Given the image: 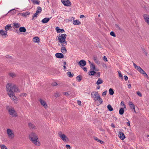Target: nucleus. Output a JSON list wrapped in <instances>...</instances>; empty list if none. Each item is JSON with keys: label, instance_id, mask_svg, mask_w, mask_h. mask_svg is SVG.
Here are the masks:
<instances>
[{"label": "nucleus", "instance_id": "f257e3e1", "mask_svg": "<svg viewBox=\"0 0 149 149\" xmlns=\"http://www.w3.org/2000/svg\"><path fill=\"white\" fill-rule=\"evenodd\" d=\"M6 88L7 94L13 100H16L17 98L14 93L20 92L17 86L14 84L9 83L6 84Z\"/></svg>", "mask_w": 149, "mask_h": 149}, {"label": "nucleus", "instance_id": "f03ea898", "mask_svg": "<svg viewBox=\"0 0 149 149\" xmlns=\"http://www.w3.org/2000/svg\"><path fill=\"white\" fill-rule=\"evenodd\" d=\"M67 35L66 34H63L59 36L58 37V44L61 46V52L63 54H65L67 52V50L66 46L67 45V42L65 40Z\"/></svg>", "mask_w": 149, "mask_h": 149}, {"label": "nucleus", "instance_id": "7ed1b4c3", "mask_svg": "<svg viewBox=\"0 0 149 149\" xmlns=\"http://www.w3.org/2000/svg\"><path fill=\"white\" fill-rule=\"evenodd\" d=\"M29 139L35 145L40 146V142L38 140V137L35 133H31L29 135Z\"/></svg>", "mask_w": 149, "mask_h": 149}, {"label": "nucleus", "instance_id": "20e7f679", "mask_svg": "<svg viewBox=\"0 0 149 149\" xmlns=\"http://www.w3.org/2000/svg\"><path fill=\"white\" fill-rule=\"evenodd\" d=\"M91 97L93 100L96 101L99 100L100 104H102L103 102L101 98L100 95L98 92L93 91L91 93Z\"/></svg>", "mask_w": 149, "mask_h": 149}, {"label": "nucleus", "instance_id": "39448f33", "mask_svg": "<svg viewBox=\"0 0 149 149\" xmlns=\"http://www.w3.org/2000/svg\"><path fill=\"white\" fill-rule=\"evenodd\" d=\"M7 109L10 115L13 117H16L17 116V114L16 111L15 110L14 108L12 107L8 106Z\"/></svg>", "mask_w": 149, "mask_h": 149}, {"label": "nucleus", "instance_id": "423d86ee", "mask_svg": "<svg viewBox=\"0 0 149 149\" xmlns=\"http://www.w3.org/2000/svg\"><path fill=\"white\" fill-rule=\"evenodd\" d=\"M58 134L60 138L64 142L68 141H69L68 138L64 134H63L61 132H59Z\"/></svg>", "mask_w": 149, "mask_h": 149}, {"label": "nucleus", "instance_id": "0eeeda50", "mask_svg": "<svg viewBox=\"0 0 149 149\" xmlns=\"http://www.w3.org/2000/svg\"><path fill=\"white\" fill-rule=\"evenodd\" d=\"M7 132L9 138L12 139L14 138L15 135L13 131L11 130L8 129Z\"/></svg>", "mask_w": 149, "mask_h": 149}, {"label": "nucleus", "instance_id": "6e6552de", "mask_svg": "<svg viewBox=\"0 0 149 149\" xmlns=\"http://www.w3.org/2000/svg\"><path fill=\"white\" fill-rule=\"evenodd\" d=\"M39 101L41 104L45 109H47V108L48 106L45 101L41 98L40 99Z\"/></svg>", "mask_w": 149, "mask_h": 149}, {"label": "nucleus", "instance_id": "1a4fd4ad", "mask_svg": "<svg viewBox=\"0 0 149 149\" xmlns=\"http://www.w3.org/2000/svg\"><path fill=\"white\" fill-rule=\"evenodd\" d=\"M62 3L65 6H68L71 4V2L69 0H61Z\"/></svg>", "mask_w": 149, "mask_h": 149}, {"label": "nucleus", "instance_id": "9d476101", "mask_svg": "<svg viewBox=\"0 0 149 149\" xmlns=\"http://www.w3.org/2000/svg\"><path fill=\"white\" fill-rule=\"evenodd\" d=\"M7 31L3 30H0V35L2 37L6 38L8 36Z\"/></svg>", "mask_w": 149, "mask_h": 149}, {"label": "nucleus", "instance_id": "9b49d317", "mask_svg": "<svg viewBox=\"0 0 149 149\" xmlns=\"http://www.w3.org/2000/svg\"><path fill=\"white\" fill-rule=\"evenodd\" d=\"M143 17L145 22L149 25V15L147 14H144Z\"/></svg>", "mask_w": 149, "mask_h": 149}, {"label": "nucleus", "instance_id": "f8f14e48", "mask_svg": "<svg viewBox=\"0 0 149 149\" xmlns=\"http://www.w3.org/2000/svg\"><path fill=\"white\" fill-rule=\"evenodd\" d=\"M78 64L80 66L83 67L86 65V62L85 60H82L79 62Z\"/></svg>", "mask_w": 149, "mask_h": 149}, {"label": "nucleus", "instance_id": "ddd939ff", "mask_svg": "<svg viewBox=\"0 0 149 149\" xmlns=\"http://www.w3.org/2000/svg\"><path fill=\"white\" fill-rule=\"evenodd\" d=\"M129 104L130 106V107L131 109H132V111H134L135 112H136L134 105L133 104L132 102H130L129 103Z\"/></svg>", "mask_w": 149, "mask_h": 149}, {"label": "nucleus", "instance_id": "4468645a", "mask_svg": "<svg viewBox=\"0 0 149 149\" xmlns=\"http://www.w3.org/2000/svg\"><path fill=\"white\" fill-rule=\"evenodd\" d=\"M118 136L122 140H123L125 138V135L124 133L121 132H120L118 134Z\"/></svg>", "mask_w": 149, "mask_h": 149}, {"label": "nucleus", "instance_id": "2eb2a0df", "mask_svg": "<svg viewBox=\"0 0 149 149\" xmlns=\"http://www.w3.org/2000/svg\"><path fill=\"white\" fill-rule=\"evenodd\" d=\"M52 17L50 18L45 17L42 19L41 22L43 24L46 23L49 21Z\"/></svg>", "mask_w": 149, "mask_h": 149}, {"label": "nucleus", "instance_id": "dca6fc26", "mask_svg": "<svg viewBox=\"0 0 149 149\" xmlns=\"http://www.w3.org/2000/svg\"><path fill=\"white\" fill-rule=\"evenodd\" d=\"M56 56L58 58H63L64 57L63 55L61 53H57L55 54Z\"/></svg>", "mask_w": 149, "mask_h": 149}, {"label": "nucleus", "instance_id": "f3484780", "mask_svg": "<svg viewBox=\"0 0 149 149\" xmlns=\"http://www.w3.org/2000/svg\"><path fill=\"white\" fill-rule=\"evenodd\" d=\"M139 72L141 73V74H143V76L147 78H148V75L146 73V72L142 69Z\"/></svg>", "mask_w": 149, "mask_h": 149}, {"label": "nucleus", "instance_id": "a211bd4d", "mask_svg": "<svg viewBox=\"0 0 149 149\" xmlns=\"http://www.w3.org/2000/svg\"><path fill=\"white\" fill-rule=\"evenodd\" d=\"M133 64L135 68L138 71H140L142 69L140 66L136 65L134 63H133Z\"/></svg>", "mask_w": 149, "mask_h": 149}, {"label": "nucleus", "instance_id": "6ab92c4d", "mask_svg": "<svg viewBox=\"0 0 149 149\" xmlns=\"http://www.w3.org/2000/svg\"><path fill=\"white\" fill-rule=\"evenodd\" d=\"M57 33H63L65 32L64 30L63 29H60L58 27H56V28Z\"/></svg>", "mask_w": 149, "mask_h": 149}, {"label": "nucleus", "instance_id": "aec40b11", "mask_svg": "<svg viewBox=\"0 0 149 149\" xmlns=\"http://www.w3.org/2000/svg\"><path fill=\"white\" fill-rule=\"evenodd\" d=\"M30 13L29 12H23L21 13L20 14L21 16L26 17L27 15H29Z\"/></svg>", "mask_w": 149, "mask_h": 149}, {"label": "nucleus", "instance_id": "412c9836", "mask_svg": "<svg viewBox=\"0 0 149 149\" xmlns=\"http://www.w3.org/2000/svg\"><path fill=\"white\" fill-rule=\"evenodd\" d=\"M13 26L14 28H18L20 26V24L19 23H13Z\"/></svg>", "mask_w": 149, "mask_h": 149}, {"label": "nucleus", "instance_id": "4be33fe9", "mask_svg": "<svg viewBox=\"0 0 149 149\" xmlns=\"http://www.w3.org/2000/svg\"><path fill=\"white\" fill-rule=\"evenodd\" d=\"M103 82V80L100 78H98L96 84L97 85H98L99 84H102Z\"/></svg>", "mask_w": 149, "mask_h": 149}, {"label": "nucleus", "instance_id": "5701e85b", "mask_svg": "<svg viewBox=\"0 0 149 149\" xmlns=\"http://www.w3.org/2000/svg\"><path fill=\"white\" fill-rule=\"evenodd\" d=\"M28 125L30 129H35L36 128V126L34 125L31 123H29Z\"/></svg>", "mask_w": 149, "mask_h": 149}, {"label": "nucleus", "instance_id": "b1692460", "mask_svg": "<svg viewBox=\"0 0 149 149\" xmlns=\"http://www.w3.org/2000/svg\"><path fill=\"white\" fill-rule=\"evenodd\" d=\"M19 31L20 32H25L26 30L24 27H21L19 28Z\"/></svg>", "mask_w": 149, "mask_h": 149}, {"label": "nucleus", "instance_id": "393cba45", "mask_svg": "<svg viewBox=\"0 0 149 149\" xmlns=\"http://www.w3.org/2000/svg\"><path fill=\"white\" fill-rule=\"evenodd\" d=\"M33 42L36 43L38 42L40 40L38 37H36L33 38Z\"/></svg>", "mask_w": 149, "mask_h": 149}, {"label": "nucleus", "instance_id": "a878e982", "mask_svg": "<svg viewBox=\"0 0 149 149\" xmlns=\"http://www.w3.org/2000/svg\"><path fill=\"white\" fill-rule=\"evenodd\" d=\"M73 24L75 25H78L81 24V22L78 20H74Z\"/></svg>", "mask_w": 149, "mask_h": 149}, {"label": "nucleus", "instance_id": "bb28decb", "mask_svg": "<svg viewBox=\"0 0 149 149\" xmlns=\"http://www.w3.org/2000/svg\"><path fill=\"white\" fill-rule=\"evenodd\" d=\"M11 28V25L8 24L6 26H5L4 29L5 31H7L8 30H9Z\"/></svg>", "mask_w": 149, "mask_h": 149}, {"label": "nucleus", "instance_id": "cd10ccee", "mask_svg": "<svg viewBox=\"0 0 149 149\" xmlns=\"http://www.w3.org/2000/svg\"><path fill=\"white\" fill-rule=\"evenodd\" d=\"M42 10L41 8L40 7L38 6L37 8V10L36 12L39 14L41 13Z\"/></svg>", "mask_w": 149, "mask_h": 149}, {"label": "nucleus", "instance_id": "c85d7f7f", "mask_svg": "<svg viewBox=\"0 0 149 149\" xmlns=\"http://www.w3.org/2000/svg\"><path fill=\"white\" fill-rule=\"evenodd\" d=\"M93 59L95 62L97 64H100V62L97 59V58L96 56H94L93 57Z\"/></svg>", "mask_w": 149, "mask_h": 149}, {"label": "nucleus", "instance_id": "c756f323", "mask_svg": "<svg viewBox=\"0 0 149 149\" xmlns=\"http://www.w3.org/2000/svg\"><path fill=\"white\" fill-rule=\"evenodd\" d=\"M94 139L96 141H97V142H100V143H101L102 144L104 143V142L103 141H102L101 140H100L99 139H98V138L97 137H96V136H94Z\"/></svg>", "mask_w": 149, "mask_h": 149}, {"label": "nucleus", "instance_id": "7c9ffc66", "mask_svg": "<svg viewBox=\"0 0 149 149\" xmlns=\"http://www.w3.org/2000/svg\"><path fill=\"white\" fill-rule=\"evenodd\" d=\"M9 75L10 77L12 78L15 77L16 76V74L13 72L9 73Z\"/></svg>", "mask_w": 149, "mask_h": 149}, {"label": "nucleus", "instance_id": "2f4dec72", "mask_svg": "<svg viewBox=\"0 0 149 149\" xmlns=\"http://www.w3.org/2000/svg\"><path fill=\"white\" fill-rule=\"evenodd\" d=\"M124 112V108H121L120 109L119 111V113L120 115H123Z\"/></svg>", "mask_w": 149, "mask_h": 149}, {"label": "nucleus", "instance_id": "473e14b6", "mask_svg": "<svg viewBox=\"0 0 149 149\" xmlns=\"http://www.w3.org/2000/svg\"><path fill=\"white\" fill-rule=\"evenodd\" d=\"M107 108L110 111H112L113 110V108L110 104H108L107 106Z\"/></svg>", "mask_w": 149, "mask_h": 149}, {"label": "nucleus", "instance_id": "72a5a7b5", "mask_svg": "<svg viewBox=\"0 0 149 149\" xmlns=\"http://www.w3.org/2000/svg\"><path fill=\"white\" fill-rule=\"evenodd\" d=\"M31 1L34 4H37L39 5L40 3V1L37 0H31Z\"/></svg>", "mask_w": 149, "mask_h": 149}, {"label": "nucleus", "instance_id": "f704fd0d", "mask_svg": "<svg viewBox=\"0 0 149 149\" xmlns=\"http://www.w3.org/2000/svg\"><path fill=\"white\" fill-rule=\"evenodd\" d=\"M67 74L68 76L70 77H72L74 76V74L71 73L70 72H68Z\"/></svg>", "mask_w": 149, "mask_h": 149}, {"label": "nucleus", "instance_id": "c9c22d12", "mask_svg": "<svg viewBox=\"0 0 149 149\" xmlns=\"http://www.w3.org/2000/svg\"><path fill=\"white\" fill-rule=\"evenodd\" d=\"M91 70H95V65H94V64H93L91 65H90Z\"/></svg>", "mask_w": 149, "mask_h": 149}, {"label": "nucleus", "instance_id": "e433bc0d", "mask_svg": "<svg viewBox=\"0 0 149 149\" xmlns=\"http://www.w3.org/2000/svg\"><path fill=\"white\" fill-rule=\"evenodd\" d=\"M89 75L91 76H93L96 73V72L93 70H92L89 72Z\"/></svg>", "mask_w": 149, "mask_h": 149}, {"label": "nucleus", "instance_id": "4c0bfd02", "mask_svg": "<svg viewBox=\"0 0 149 149\" xmlns=\"http://www.w3.org/2000/svg\"><path fill=\"white\" fill-rule=\"evenodd\" d=\"M114 91L113 89L111 88L109 89V93L110 95H112L114 94Z\"/></svg>", "mask_w": 149, "mask_h": 149}, {"label": "nucleus", "instance_id": "58836bf2", "mask_svg": "<svg viewBox=\"0 0 149 149\" xmlns=\"http://www.w3.org/2000/svg\"><path fill=\"white\" fill-rule=\"evenodd\" d=\"M60 94L58 92H56V93L54 94V96L56 97H59L60 95Z\"/></svg>", "mask_w": 149, "mask_h": 149}, {"label": "nucleus", "instance_id": "ea45409f", "mask_svg": "<svg viewBox=\"0 0 149 149\" xmlns=\"http://www.w3.org/2000/svg\"><path fill=\"white\" fill-rule=\"evenodd\" d=\"M38 14H39L38 13L36 12V13L33 15L32 17V19H34L35 17L36 18L38 17Z\"/></svg>", "mask_w": 149, "mask_h": 149}, {"label": "nucleus", "instance_id": "a19ab883", "mask_svg": "<svg viewBox=\"0 0 149 149\" xmlns=\"http://www.w3.org/2000/svg\"><path fill=\"white\" fill-rule=\"evenodd\" d=\"M76 79L78 82H80L81 80V78L80 76H78L76 77Z\"/></svg>", "mask_w": 149, "mask_h": 149}, {"label": "nucleus", "instance_id": "79ce46f5", "mask_svg": "<svg viewBox=\"0 0 149 149\" xmlns=\"http://www.w3.org/2000/svg\"><path fill=\"white\" fill-rule=\"evenodd\" d=\"M0 147L1 149H7L6 146L4 145L0 144Z\"/></svg>", "mask_w": 149, "mask_h": 149}, {"label": "nucleus", "instance_id": "37998d69", "mask_svg": "<svg viewBox=\"0 0 149 149\" xmlns=\"http://www.w3.org/2000/svg\"><path fill=\"white\" fill-rule=\"evenodd\" d=\"M118 75H119V77L121 78L122 79H123V76L122 75L121 72L120 71H118Z\"/></svg>", "mask_w": 149, "mask_h": 149}, {"label": "nucleus", "instance_id": "c03bdc74", "mask_svg": "<svg viewBox=\"0 0 149 149\" xmlns=\"http://www.w3.org/2000/svg\"><path fill=\"white\" fill-rule=\"evenodd\" d=\"M110 35L114 37H115L116 36L114 33L113 31H111L110 33Z\"/></svg>", "mask_w": 149, "mask_h": 149}, {"label": "nucleus", "instance_id": "a18cd8bd", "mask_svg": "<svg viewBox=\"0 0 149 149\" xmlns=\"http://www.w3.org/2000/svg\"><path fill=\"white\" fill-rule=\"evenodd\" d=\"M115 26L118 29L120 30H122V29L120 28V27L118 24H116L115 25Z\"/></svg>", "mask_w": 149, "mask_h": 149}, {"label": "nucleus", "instance_id": "49530a36", "mask_svg": "<svg viewBox=\"0 0 149 149\" xmlns=\"http://www.w3.org/2000/svg\"><path fill=\"white\" fill-rule=\"evenodd\" d=\"M136 94L140 97H141L142 96L141 93L139 91L137 92Z\"/></svg>", "mask_w": 149, "mask_h": 149}, {"label": "nucleus", "instance_id": "de8ad7c7", "mask_svg": "<svg viewBox=\"0 0 149 149\" xmlns=\"http://www.w3.org/2000/svg\"><path fill=\"white\" fill-rule=\"evenodd\" d=\"M103 60H104V61H108V60L107 59V57H106V56H104L103 57Z\"/></svg>", "mask_w": 149, "mask_h": 149}, {"label": "nucleus", "instance_id": "09e8293b", "mask_svg": "<svg viewBox=\"0 0 149 149\" xmlns=\"http://www.w3.org/2000/svg\"><path fill=\"white\" fill-rule=\"evenodd\" d=\"M65 147L67 149H70L71 148L70 146L69 145H66L65 146Z\"/></svg>", "mask_w": 149, "mask_h": 149}, {"label": "nucleus", "instance_id": "8fccbe9b", "mask_svg": "<svg viewBox=\"0 0 149 149\" xmlns=\"http://www.w3.org/2000/svg\"><path fill=\"white\" fill-rule=\"evenodd\" d=\"M63 94L66 96H68L69 95V94L67 92H64Z\"/></svg>", "mask_w": 149, "mask_h": 149}, {"label": "nucleus", "instance_id": "3c124183", "mask_svg": "<svg viewBox=\"0 0 149 149\" xmlns=\"http://www.w3.org/2000/svg\"><path fill=\"white\" fill-rule=\"evenodd\" d=\"M107 93V91H105L103 92L102 93V96H105L106 94Z\"/></svg>", "mask_w": 149, "mask_h": 149}, {"label": "nucleus", "instance_id": "603ef678", "mask_svg": "<svg viewBox=\"0 0 149 149\" xmlns=\"http://www.w3.org/2000/svg\"><path fill=\"white\" fill-rule=\"evenodd\" d=\"M121 105H123L124 107L125 108H126L125 106V104H124L123 102L122 101L121 102Z\"/></svg>", "mask_w": 149, "mask_h": 149}, {"label": "nucleus", "instance_id": "864d4df0", "mask_svg": "<svg viewBox=\"0 0 149 149\" xmlns=\"http://www.w3.org/2000/svg\"><path fill=\"white\" fill-rule=\"evenodd\" d=\"M127 120L128 121V122L126 124L128 126H129L130 125V121H129V120L128 119H127Z\"/></svg>", "mask_w": 149, "mask_h": 149}, {"label": "nucleus", "instance_id": "5fc2aeb1", "mask_svg": "<svg viewBox=\"0 0 149 149\" xmlns=\"http://www.w3.org/2000/svg\"><path fill=\"white\" fill-rule=\"evenodd\" d=\"M124 78L125 81H127L128 79V77L126 75H125L124 76Z\"/></svg>", "mask_w": 149, "mask_h": 149}, {"label": "nucleus", "instance_id": "6e6d98bb", "mask_svg": "<svg viewBox=\"0 0 149 149\" xmlns=\"http://www.w3.org/2000/svg\"><path fill=\"white\" fill-rule=\"evenodd\" d=\"M57 83L56 82H54L52 83V85L54 86H56L57 85Z\"/></svg>", "mask_w": 149, "mask_h": 149}, {"label": "nucleus", "instance_id": "4d7b16f0", "mask_svg": "<svg viewBox=\"0 0 149 149\" xmlns=\"http://www.w3.org/2000/svg\"><path fill=\"white\" fill-rule=\"evenodd\" d=\"M77 104L80 106L81 104V102L80 101L78 100L77 101Z\"/></svg>", "mask_w": 149, "mask_h": 149}, {"label": "nucleus", "instance_id": "13d9d810", "mask_svg": "<svg viewBox=\"0 0 149 149\" xmlns=\"http://www.w3.org/2000/svg\"><path fill=\"white\" fill-rule=\"evenodd\" d=\"M83 69L85 72H87V68L86 67H85L83 68Z\"/></svg>", "mask_w": 149, "mask_h": 149}, {"label": "nucleus", "instance_id": "bf43d9fd", "mask_svg": "<svg viewBox=\"0 0 149 149\" xmlns=\"http://www.w3.org/2000/svg\"><path fill=\"white\" fill-rule=\"evenodd\" d=\"M84 17H85L83 15H80V18H82Z\"/></svg>", "mask_w": 149, "mask_h": 149}, {"label": "nucleus", "instance_id": "052dcab7", "mask_svg": "<svg viewBox=\"0 0 149 149\" xmlns=\"http://www.w3.org/2000/svg\"><path fill=\"white\" fill-rule=\"evenodd\" d=\"M14 11V10H10L8 12V13L6 15H7L8 14V13H10L11 12H12L13 11Z\"/></svg>", "mask_w": 149, "mask_h": 149}, {"label": "nucleus", "instance_id": "680f3d73", "mask_svg": "<svg viewBox=\"0 0 149 149\" xmlns=\"http://www.w3.org/2000/svg\"><path fill=\"white\" fill-rule=\"evenodd\" d=\"M111 126L113 128H114L115 127L113 123L111 124Z\"/></svg>", "mask_w": 149, "mask_h": 149}, {"label": "nucleus", "instance_id": "e2e57ef3", "mask_svg": "<svg viewBox=\"0 0 149 149\" xmlns=\"http://www.w3.org/2000/svg\"><path fill=\"white\" fill-rule=\"evenodd\" d=\"M88 62L90 65H91L93 64L90 61H88Z\"/></svg>", "mask_w": 149, "mask_h": 149}, {"label": "nucleus", "instance_id": "0e129e2a", "mask_svg": "<svg viewBox=\"0 0 149 149\" xmlns=\"http://www.w3.org/2000/svg\"><path fill=\"white\" fill-rule=\"evenodd\" d=\"M128 88L130 89L131 88V85L130 84H129L128 85Z\"/></svg>", "mask_w": 149, "mask_h": 149}, {"label": "nucleus", "instance_id": "69168bd1", "mask_svg": "<svg viewBox=\"0 0 149 149\" xmlns=\"http://www.w3.org/2000/svg\"><path fill=\"white\" fill-rule=\"evenodd\" d=\"M97 74L98 75V76L100 77V72H98L97 73Z\"/></svg>", "mask_w": 149, "mask_h": 149}, {"label": "nucleus", "instance_id": "338daca9", "mask_svg": "<svg viewBox=\"0 0 149 149\" xmlns=\"http://www.w3.org/2000/svg\"><path fill=\"white\" fill-rule=\"evenodd\" d=\"M22 95H23L24 96H26V94L25 93H24Z\"/></svg>", "mask_w": 149, "mask_h": 149}, {"label": "nucleus", "instance_id": "774afa93", "mask_svg": "<svg viewBox=\"0 0 149 149\" xmlns=\"http://www.w3.org/2000/svg\"><path fill=\"white\" fill-rule=\"evenodd\" d=\"M100 88V86H97V89H99Z\"/></svg>", "mask_w": 149, "mask_h": 149}]
</instances>
